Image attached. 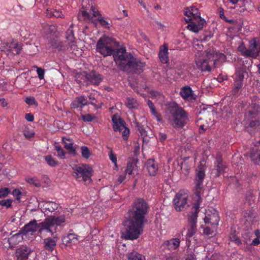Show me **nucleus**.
<instances>
[{
	"label": "nucleus",
	"instance_id": "f257e3e1",
	"mask_svg": "<svg viewBox=\"0 0 260 260\" xmlns=\"http://www.w3.org/2000/svg\"><path fill=\"white\" fill-rule=\"evenodd\" d=\"M148 203L143 199H136L128 210L129 216L123 234L125 239L133 240L142 234L144 224L147 222V215L149 211Z\"/></svg>",
	"mask_w": 260,
	"mask_h": 260
},
{
	"label": "nucleus",
	"instance_id": "f03ea898",
	"mask_svg": "<svg viewBox=\"0 0 260 260\" xmlns=\"http://www.w3.org/2000/svg\"><path fill=\"white\" fill-rule=\"evenodd\" d=\"M114 61L121 70L137 74L143 72L146 66L145 62L136 58L131 53H127L125 48L117 50Z\"/></svg>",
	"mask_w": 260,
	"mask_h": 260
},
{
	"label": "nucleus",
	"instance_id": "7ed1b4c3",
	"mask_svg": "<svg viewBox=\"0 0 260 260\" xmlns=\"http://www.w3.org/2000/svg\"><path fill=\"white\" fill-rule=\"evenodd\" d=\"M184 14L187 17L184 20L188 23L186 28L193 32H198L206 24L205 19L201 17L199 10L194 6L185 8Z\"/></svg>",
	"mask_w": 260,
	"mask_h": 260
},
{
	"label": "nucleus",
	"instance_id": "20e7f679",
	"mask_svg": "<svg viewBox=\"0 0 260 260\" xmlns=\"http://www.w3.org/2000/svg\"><path fill=\"white\" fill-rule=\"evenodd\" d=\"M168 110L174 128H183L187 123L189 120L188 113L182 108L176 105L169 107Z\"/></svg>",
	"mask_w": 260,
	"mask_h": 260
},
{
	"label": "nucleus",
	"instance_id": "39448f33",
	"mask_svg": "<svg viewBox=\"0 0 260 260\" xmlns=\"http://www.w3.org/2000/svg\"><path fill=\"white\" fill-rule=\"evenodd\" d=\"M213 57L211 50L204 52L198 51L194 59L197 68L202 72H210L215 65V62H213Z\"/></svg>",
	"mask_w": 260,
	"mask_h": 260
},
{
	"label": "nucleus",
	"instance_id": "423d86ee",
	"mask_svg": "<svg viewBox=\"0 0 260 260\" xmlns=\"http://www.w3.org/2000/svg\"><path fill=\"white\" fill-rule=\"evenodd\" d=\"M117 44L118 43L112 38L107 37L100 38L96 43V51L104 57L113 55L114 57L117 54V51L115 53L114 47L117 46Z\"/></svg>",
	"mask_w": 260,
	"mask_h": 260
},
{
	"label": "nucleus",
	"instance_id": "0eeeda50",
	"mask_svg": "<svg viewBox=\"0 0 260 260\" xmlns=\"http://www.w3.org/2000/svg\"><path fill=\"white\" fill-rule=\"evenodd\" d=\"M72 176L78 181H91L92 169L88 165L82 164L73 167Z\"/></svg>",
	"mask_w": 260,
	"mask_h": 260
},
{
	"label": "nucleus",
	"instance_id": "6e6552de",
	"mask_svg": "<svg viewBox=\"0 0 260 260\" xmlns=\"http://www.w3.org/2000/svg\"><path fill=\"white\" fill-rule=\"evenodd\" d=\"M197 171V173L194 179V199L202 201L201 196L204 191L203 181L205 177V172L204 166L201 162Z\"/></svg>",
	"mask_w": 260,
	"mask_h": 260
},
{
	"label": "nucleus",
	"instance_id": "1a4fd4ad",
	"mask_svg": "<svg viewBox=\"0 0 260 260\" xmlns=\"http://www.w3.org/2000/svg\"><path fill=\"white\" fill-rule=\"evenodd\" d=\"M245 118L249 122L251 127H256L260 125V106L252 104L249 106L245 115Z\"/></svg>",
	"mask_w": 260,
	"mask_h": 260
},
{
	"label": "nucleus",
	"instance_id": "9d476101",
	"mask_svg": "<svg viewBox=\"0 0 260 260\" xmlns=\"http://www.w3.org/2000/svg\"><path fill=\"white\" fill-rule=\"evenodd\" d=\"M65 221L64 215L57 217L51 216L44 220V223L42 225L46 227V232L53 233L55 230V226H61Z\"/></svg>",
	"mask_w": 260,
	"mask_h": 260
},
{
	"label": "nucleus",
	"instance_id": "9b49d317",
	"mask_svg": "<svg viewBox=\"0 0 260 260\" xmlns=\"http://www.w3.org/2000/svg\"><path fill=\"white\" fill-rule=\"evenodd\" d=\"M113 128L115 132H122V135L124 139H127L129 134V129L125 126V121L119 116L114 114L112 117Z\"/></svg>",
	"mask_w": 260,
	"mask_h": 260
},
{
	"label": "nucleus",
	"instance_id": "f8f14e48",
	"mask_svg": "<svg viewBox=\"0 0 260 260\" xmlns=\"http://www.w3.org/2000/svg\"><path fill=\"white\" fill-rule=\"evenodd\" d=\"M88 105H92L95 109H100L102 106V103H98V104L91 101L88 102L87 99L84 96H80L77 97L71 103V107L73 109H77L78 108H82L85 106Z\"/></svg>",
	"mask_w": 260,
	"mask_h": 260
},
{
	"label": "nucleus",
	"instance_id": "ddd939ff",
	"mask_svg": "<svg viewBox=\"0 0 260 260\" xmlns=\"http://www.w3.org/2000/svg\"><path fill=\"white\" fill-rule=\"evenodd\" d=\"M44 223V221L40 223H38L36 220L30 221L22 228V233L26 235L29 232L38 231L41 234L43 231H46V227L42 225Z\"/></svg>",
	"mask_w": 260,
	"mask_h": 260
},
{
	"label": "nucleus",
	"instance_id": "4468645a",
	"mask_svg": "<svg viewBox=\"0 0 260 260\" xmlns=\"http://www.w3.org/2000/svg\"><path fill=\"white\" fill-rule=\"evenodd\" d=\"M188 196L186 194L178 193L176 194L173 200V204L175 208L177 211H181L185 210L188 206L187 205Z\"/></svg>",
	"mask_w": 260,
	"mask_h": 260
},
{
	"label": "nucleus",
	"instance_id": "2eb2a0df",
	"mask_svg": "<svg viewBox=\"0 0 260 260\" xmlns=\"http://www.w3.org/2000/svg\"><path fill=\"white\" fill-rule=\"evenodd\" d=\"M204 220L205 223L218 226L219 221V216L217 211L213 208L206 210Z\"/></svg>",
	"mask_w": 260,
	"mask_h": 260
},
{
	"label": "nucleus",
	"instance_id": "dca6fc26",
	"mask_svg": "<svg viewBox=\"0 0 260 260\" xmlns=\"http://www.w3.org/2000/svg\"><path fill=\"white\" fill-rule=\"evenodd\" d=\"M226 166L224 165L222 156L220 153L217 154L216 161L214 162V168L212 173L215 177H218L225 172Z\"/></svg>",
	"mask_w": 260,
	"mask_h": 260
},
{
	"label": "nucleus",
	"instance_id": "f3484780",
	"mask_svg": "<svg viewBox=\"0 0 260 260\" xmlns=\"http://www.w3.org/2000/svg\"><path fill=\"white\" fill-rule=\"evenodd\" d=\"M58 206L59 205L54 202L47 201H39V207L45 214L55 211L58 209Z\"/></svg>",
	"mask_w": 260,
	"mask_h": 260
},
{
	"label": "nucleus",
	"instance_id": "a211bd4d",
	"mask_svg": "<svg viewBox=\"0 0 260 260\" xmlns=\"http://www.w3.org/2000/svg\"><path fill=\"white\" fill-rule=\"evenodd\" d=\"M34 253L32 248L26 245H21L16 250L17 260H26Z\"/></svg>",
	"mask_w": 260,
	"mask_h": 260
},
{
	"label": "nucleus",
	"instance_id": "6ab92c4d",
	"mask_svg": "<svg viewBox=\"0 0 260 260\" xmlns=\"http://www.w3.org/2000/svg\"><path fill=\"white\" fill-rule=\"evenodd\" d=\"M194 200V204L191 208L190 214L188 215V224L197 225L198 214L199 211L200 203L202 201H199L198 200Z\"/></svg>",
	"mask_w": 260,
	"mask_h": 260
},
{
	"label": "nucleus",
	"instance_id": "aec40b11",
	"mask_svg": "<svg viewBox=\"0 0 260 260\" xmlns=\"http://www.w3.org/2000/svg\"><path fill=\"white\" fill-rule=\"evenodd\" d=\"M85 78L87 80V84H91L94 85H98L102 82V76L95 71H92L85 74Z\"/></svg>",
	"mask_w": 260,
	"mask_h": 260
},
{
	"label": "nucleus",
	"instance_id": "412c9836",
	"mask_svg": "<svg viewBox=\"0 0 260 260\" xmlns=\"http://www.w3.org/2000/svg\"><path fill=\"white\" fill-rule=\"evenodd\" d=\"M242 52L245 56L256 58L258 55V51H257V44L255 41H251L249 48H244Z\"/></svg>",
	"mask_w": 260,
	"mask_h": 260
},
{
	"label": "nucleus",
	"instance_id": "4be33fe9",
	"mask_svg": "<svg viewBox=\"0 0 260 260\" xmlns=\"http://www.w3.org/2000/svg\"><path fill=\"white\" fill-rule=\"evenodd\" d=\"M145 167L150 176H154L158 170L157 162L153 159H148L145 164Z\"/></svg>",
	"mask_w": 260,
	"mask_h": 260
},
{
	"label": "nucleus",
	"instance_id": "5701e85b",
	"mask_svg": "<svg viewBox=\"0 0 260 260\" xmlns=\"http://www.w3.org/2000/svg\"><path fill=\"white\" fill-rule=\"evenodd\" d=\"M180 243V240L178 238H175L165 241L162 246L164 248L167 249L172 251L178 249Z\"/></svg>",
	"mask_w": 260,
	"mask_h": 260
},
{
	"label": "nucleus",
	"instance_id": "b1692460",
	"mask_svg": "<svg viewBox=\"0 0 260 260\" xmlns=\"http://www.w3.org/2000/svg\"><path fill=\"white\" fill-rule=\"evenodd\" d=\"M180 94L184 100H192L196 99L192 89L187 85L181 88Z\"/></svg>",
	"mask_w": 260,
	"mask_h": 260
},
{
	"label": "nucleus",
	"instance_id": "393cba45",
	"mask_svg": "<svg viewBox=\"0 0 260 260\" xmlns=\"http://www.w3.org/2000/svg\"><path fill=\"white\" fill-rule=\"evenodd\" d=\"M67 141H71L72 139L64 137H62V142L64 144V148L68 150L69 154L76 156L77 154V152L76 148L74 146V143H68Z\"/></svg>",
	"mask_w": 260,
	"mask_h": 260
},
{
	"label": "nucleus",
	"instance_id": "a878e982",
	"mask_svg": "<svg viewBox=\"0 0 260 260\" xmlns=\"http://www.w3.org/2000/svg\"><path fill=\"white\" fill-rule=\"evenodd\" d=\"M168 47L167 44H164L159 48L158 56L160 61L162 63H167L168 62Z\"/></svg>",
	"mask_w": 260,
	"mask_h": 260
},
{
	"label": "nucleus",
	"instance_id": "bb28decb",
	"mask_svg": "<svg viewBox=\"0 0 260 260\" xmlns=\"http://www.w3.org/2000/svg\"><path fill=\"white\" fill-rule=\"evenodd\" d=\"M211 52L214 56L213 59V62H215L214 68H218L219 64L225 61L226 57L223 53L215 52L213 50H211Z\"/></svg>",
	"mask_w": 260,
	"mask_h": 260
},
{
	"label": "nucleus",
	"instance_id": "cd10ccee",
	"mask_svg": "<svg viewBox=\"0 0 260 260\" xmlns=\"http://www.w3.org/2000/svg\"><path fill=\"white\" fill-rule=\"evenodd\" d=\"M72 25H71L70 28L67 30L66 32V38L69 41V43L71 44V49H75L77 47L76 42L75 41V38L74 37V30L72 29Z\"/></svg>",
	"mask_w": 260,
	"mask_h": 260
},
{
	"label": "nucleus",
	"instance_id": "c85d7f7f",
	"mask_svg": "<svg viewBox=\"0 0 260 260\" xmlns=\"http://www.w3.org/2000/svg\"><path fill=\"white\" fill-rule=\"evenodd\" d=\"M217 225L205 223L201 225V229H203V234L205 235H211L216 231Z\"/></svg>",
	"mask_w": 260,
	"mask_h": 260
},
{
	"label": "nucleus",
	"instance_id": "c756f323",
	"mask_svg": "<svg viewBox=\"0 0 260 260\" xmlns=\"http://www.w3.org/2000/svg\"><path fill=\"white\" fill-rule=\"evenodd\" d=\"M44 248L49 251H52L56 246V241L50 238L44 240Z\"/></svg>",
	"mask_w": 260,
	"mask_h": 260
},
{
	"label": "nucleus",
	"instance_id": "7c9ffc66",
	"mask_svg": "<svg viewBox=\"0 0 260 260\" xmlns=\"http://www.w3.org/2000/svg\"><path fill=\"white\" fill-rule=\"evenodd\" d=\"M137 160L134 158L131 159L127 164L126 169L125 170L126 174L129 175L134 174L133 171L137 167Z\"/></svg>",
	"mask_w": 260,
	"mask_h": 260
},
{
	"label": "nucleus",
	"instance_id": "2f4dec72",
	"mask_svg": "<svg viewBox=\"0 0 260 260\" xmlns=\"http://www.w3.org/2000/svg\"><path fill=\"white\" fill-rule=\"evenodd\" d=\"M147 105L150 109L151 113L156 118L157 120L158 121H161L162 120L161 116L160 114L157 112L153 102L150 100H148L147 101Z\"/></svg>",
	"mask_w": 260,
	"mask_h": 260
},
{
	"label": "nucleus",
	"instance_id": "473e14b6",
	"mask_svg": "<svg viewBox=\"0 0 260 260\" xmlns=\"http://www.w3.org/2000/svg\"><path fill=\"white\" fill-rule=\"evenodd\" d=\"M44 158L47 164L51 167H55L59 164V161L51 155H46L44 157Z\"/></svg>",
	"mask_w": 260,
	"mask_h": 260
},
{
	"label": "nucleus",
	"instance_id": "72a5a7b5",
	"mask_svg": "<svg viewBox=\"0 0 260 260\" xmlns=\"http://www.w3.org/2000/svg\"><path fill=\"white\" fill-rule=\"evenodd\" d=\"M250 157L255 164L260 165V149L253 150L251 153Z\"/></svg>",
	"mask_w": 260,
	"mask_h": 260
},
{
	"label": "nucleus",
	"instance_id": "f704fd0d",
	"mask_svg": "<svg viewBox=\"0 0 260 260\" xmlns=\"http://www.w3.org/2000/svg\"><path fill=\"white\" fill-rule=\"evenodd\" d=\"M243 86V83L239 81H235L234 86L231 91L232 94L234 96H238L239 93V90Z\"/></svg>",
	"mask_w": 260,
	"mask_h": 260
},
{
	"label": "nucleus",
	"instance_id": "c9c22d12",
	"mask_svg": "<svg viewBox=\"0 0 260 260\" xmlns=\"http://www.w3.org/2000/svg\"><path fill=\"white\" fill-rule=\"evenodd\" d=\"M97 20L100 22V24L104 28H109L112 26V21L105 19L102 16H100V17H98Z\"/></svg>",
	"mask_w": 260,
	"mask_h": 260
},
{
	"label": "nucleus",
	"instance_id": "e433bc0d",
	"mask_svg": "<svg viewBox=\"0 0 260 260\" xmlns=\"http://www.w3.org/2000/svg\"><path fill=\"white\" fill-rule=\"evenodd\" d=\"M126 105L129 109H134L137 107L138 103L134 98L128 97L126 98Z\"/></svg>",
	"mask_w": 260,
	"mask_h": 260
},
{
	"label": "nucleus",
	"instance_id": "4c0bfd02",
	"mask_svg": "<svg viewBox=\"0 0 260 260\" xmlns=\"http://www.w3.org/2000/svg\"><path fill=\"white\" fill-rule=\"evenodd\" d=\"M79 236L76 235L74 233H70L66 237H64V240L67 243H75L76 241L79 240Z\"/></svg>",
	"mask_w": 260,
	"mask_h": 260
},
{
	"label": "nucleus",
	"instance_id": "58836bf2",
	"mask_svg": "<svg viewBox=\"0 0 260 260\" xmlns=\"http://www.w3.org/2000/svg\"><path fill=\"white\" fill-rule=\"evenodd\" d=\"M47 16L49 17H51L52 16H54L56 18L60 17L61 18L63 16L62 12L56 10H47Z\"/></svg>",
	"mask_w": 260,
	"mask_h": 260
},
{
	"label": "nucleus",
	"instance_id": "ea45409f",
	"mask_svg": "<svg viewBox=\"0 0 260 260\" xmlns=\"http://www.w3.org/2000/svg\"><path fill=\"white\" fill-rule=\"evenodd\" d=\"M80 150L81 155L83 158L85 159H88L91 156V152L87 146H81Z\"/></svg>",
	"mask_w": 260,
	"mask_h": 260
},
{
	"label": "nucleus",
	"instance_id": "a19ab883",
	"mask_svg": "<svg viewBox=\"0 0 260 260\" xmlns=\"http://www.w3.org/2000/svg\"><path fill=\"white\" fill-rule=\"evenodd\" d=\"M55 150L57 151V156L60 159H64L66 158V153L59 145H56L55 146Z\"/></svg>",
	"mask_w": 260,
	"mask_h": 260
},
{
	"label": "nucleus",
	"instance_id": "79ce46f5",
	"mask_svg": "<svg viewBox=\"0 0 260 260\" xmlns=\"http://www.w3.org/2000/svg\"><path fill=\"white\" fill-rule=\"evenodd\" d=\"M25 181L30 184H32L36 187H39L41 186V183L39 179L36 177H27L25 179Z\"/></svg>",
	"mask_w": 260,
	"mask_h": 260
},
{
	"label": "nucleus",
	"instance_id": "37998d69",
	"mask_svg": "<svg viewBox=\"0 0 260 260\" xmlns=\"http://www.w3.org/2000/svg\"><path fill=\"white\" fill-rule=\"evenodd\" d=\"M128 260H143L142 255L138 252L134 251L128 254Z\"/></svg>",
	"mask_w": 260,
	"mask_h": 260
},
{
	"label": "nucleus",
	"instance_id": "c03bdc74",
	"mask_svg": "<svg viewBox=\"0 0 260 260\" xmlns=\"http://www.w3.org/2000/svg\"><path fill=\"white\" fill-rule=\"evenodd\" d=\"M197 231V225L189 224V228L186 234L187 238H190L196 233Z\"/></svg>",
	"mask_w": 260,
	"mask_h": 260
},
{
	"label": "nucleus",
	"instance_id": "a18cd8bd",
	"mask_svg": "<svg viewBox=\"0 0 260 260\" xmlns=\"http://www.w3.org/2000/svg\"><path fill=\"white\" fill-rule=\"evenodd\" d=\"M230 239L231 241L234 242L236 244L239 245L241 244V240L240 238L236 234V231L230 234Z\"/></svg>",
	"mask_w": 260,
	"mask_h": 260
},
{
	"label": "nucleus",
	"instance_id": "49530a36",
	"mask_svg": "<svg viewBox=\"0 0 260 260\" xmlns=\"http://www.w3.org/2000/svg\"><path fill=\"white\" fill-rule=\"evenodd\" d=\"M49 44L53 48L61 50L60 42L57 40L54 39H50L49 40Z\"/></svg>",
	"mask_w": 260,
	"mask_h": 260
},
{
	"label": "nucleus",
	"instance_id": "de8ad7c7",
	"mask_svg": "<svg viewBox=\"0 0 260 260\" xmlns=\"http://www.w3.org/2000/svg\"><path fill=\"white\" fill-rule=\"evenodd\" d=\"M134 123L141 136H146L147 135L146 131L145 130L143 125L141 123L138 121H135Z\"/></svg>",
	"mask_w": 260,
	"mask_h": 260
},
{
	"label": "nucleus",
	"instance_id": "09e8293b",
	"mask_svg": "<svg viewBox=\"0 0 260 260\" xmlns=\"http://www.w3.org/2000/svg\"><path fill=\"white\" fill-rule=\"evenodd\" d=\"M25 102L29 106L35 105L37 106L38 105V102L33 96H28L25 99Z\"/></svg>",
	"mask_w": 260,
	"mask_h": 260
},
{
	"label": "nucleus",
	"instance_id": "8fccbe9b",
	"mask_svg": "<svg viewBox=\"0 0 260 260\" xmlns=\"http://www.w3.org/2000/svg\"><path fill=\"white\" fill-rule=\"evenodd\" d=\"M244 79V72L242 70L237 71L236 73L235 81H239L243 83Z\"/></svg>",
	"mask_w": 260,
	"mask_h": 260
},
{
	"label": "nucleus",
	"instance_id": "3c124183",
	"mask_svg": "<svg viewBox=\"0 0 260 260\" xmlns=\"http://www.w3.org/2000/svg\"><path fill=\"white\" fill-rule=\"evenodd\" d=\"M82 119L84 122H91L95 118L94 114H88L86 115H82Z\"/></svg>",
	"mask_w": 260,
	"mask_h": 260
},
{
	"label": "nucleus",
	"instance_id": "603ef678",
	"mask_svg": "<svg viewBox=\"0 0 260 260\" xmlns=\"http://www.w3.org/2000/svg\"><path fill=\"white\" fill-rule=\"evenodd\" d=\"M13 200L10 199L0 201V205L6 207L7 208L11 207Z\"/></svg>",
	"mask_w": 260,
	"mask_h": 260
},
{
	"label": "nucleus",
	"instance_id": "864d4df0",
	"mask_svg": "<svg viewBox=\"0 0 260 260\" xmlns=\"http://www.w3.org/2000/svg\"><path fill=\"white\" fill-rule=\"evenodd\" d=\"M10 190L7 187L0 188V198H5L10 193Z\"/></svg>",
	"mask_w": 260,
	"mask_h": 260
},
{
	"label": "nucleus",
	"instance_id": "5fc2aeb1",
	"mask_svg": "<svg viewBox=\"0 0 260 260\" xmlns=\"http://www.w3.org/2000/svg\"><path fill=\"white\" fill-rule=\"evenodd\" d=\"M37 72L38 78L42 80L44 78L45 70L41 68L37 67Z\"/></svg>",
	"mask_w": 260,
	"mask_h": 260
},
{
	"label": "nucleus",
	"instance_id": "6e6d98bb",
	"mask_svg": "<svg viewBox=\"0 0 260 260\" xmlns=\"http://www.w3.org/2000/svg\"><path fill=\"white\" fill-rule=\"evenodd\" d=\"M109 156L112 162L114 163L116 166H117V157L114 154L112 150L109 153Z\"/></svg>",
	"mask_w": 260,
	"mask_h": 260
},
{
	"label": "nucleus",
	"instance_id": "4d7b16f0",
	"mask_svg": "<svg viewBox=\"0 0 260 260\" xmlns=\"http://www.w3.org/2000/svg\"><path fill=\"white\" fill-rule=\"evenodd\" d=\"M22 192L18 189H14L12 191V194L16 197V200H20V196Z\"/></svg>",
	"mask_w": 260,
	"mask_h": 260
},
{
	"label": "nucleus",
	"instance_id": "13d9d810",
	"mask_svg": "<svg viewBox=\"0 0 260 260\" xmlns=\"http://www.w3.org/2000/svg\"><path fill=\"white\" fill-rule=\"evenodd\" d=\"M90 10L91 11L93 16L99 17L100 16H102L99 11L94 6H92L91 7Z\"/></svg>",
	"mask_w": 260,
	"mask_h": 260
},
{
	"label": "nucleus",
	"instance_id": "bf43d9fd",
	"mask_svg": "<svg viewBox=\"0 0 260 260\" xmlns=\"http://www.w3.org/2000/svg\"><path fill=\"white\" fill-rule=\"evenodd\" d=\"M23 134L26 138H30L34 136L35 133L32 132H29L27 129L23 131Z\"/></svg>",
	"mask_w": 260,
	"mask_h": 260
},
{
	"label": "nucleus",
	"instance_id": "052dcab7",
	"mask_svg": "<svg viewBox=\"0 0 260 260\" xmlns=\"http://www.w3.org/2000/svg\"><path fill=\"white\" fill-rule=\"evenodd\" d=\"M167 138V135L163 133H159L158 136V139L160 142H163Z\"/></svg>",
	"mask_w": 260,
	"mask_h": 260
},
{
	"label": "nucleus",
	"instance_id": "680f3d73",
	"mask_svg": "<svg viewBox=\"0 0 260 260\" xmlns=\"http://www.w3.org/2000/svg\"><path fill=\"white\" fill-rule=\"evenodd\" d=\"M12 45L13 46L15 53L17 54H19L21 49V46H20L18 43H14Z\"/></svg>",
	"mask_w": 260,
	"mask_h": 260
},
{
	"label": "nucleus",
	"instance_id": "e2e57ef3",
	"mask_svg": "<svg viewBox=\"0 0 260 260\" xmlns=\"http://www.w3.org/2000/svg\"><path fill=\"white\" fill-rule=\"evenodd\" d=\"M82 15L84 17L85 20H91V16L88 12L86 11H83L82 12Z\"/></svg>",
	"mask_w": 260,
	"mask_h": 260
},
{
	"label": "nucleus",
	"instance_id": "0e129e2a",
	"mask_svg": "<svg viewBox=\"0 0 260 260\" xmlns=\"http://www.w3.org/2000/svg\"><path fill=\"white\" fill-rule=\"evenodd\" d=\"M25 118L27 121L32 122L34 120V116L31 113H27L25 115Z\"/></svg>",
	"mask_w": 260,
	"mask_h": 260
},
{
	"label": "nucleus",
	"instance_id": "69168bd1",
	"mask_svg": "<svg viewBox=\"0 0 260 260\" xmlns=\"http://www.w3.org/2000/svg\"><path fill=\"white\" fill-rule=\"evenodd\" d=\"M260 244V240L258 238H255L254 239L251 243V245H252V246H257L258 245H259Z\"/></svg>",
	"mask_w": 260,
	"mask_h": 260
},
{
	"label": "nucleus",
	"instance_id": "338daca9",
	"mask_svg": "<svg viewBox=\"0 0 260 260\" xmlns=\"http://www.w3.org/2000/svg\"><path fill=\"white\" fill-rule=\"evenodd\" d=\"M88 99L90 100V102L92 101L96 104H98V103H99V102H98L94 98V96L92 94H90L88 95Z\"/></svg>",
	"mask_w": 260,
	"mask_h": 260
},
{
	"label": "nucleus",
	"instance_id": "774afa93",
	"mask_svg": "<svg viewBox=\"0 0 260 260\" xmlns=\"http://www.w3.org/2000/svg\"><path fill=\"white\" fill-rule=\"evenodd\" d=\"M125 179V175H120L118 178V182L119 183H122Z\"/></svg>",
	"mask_w": 260,
	"mask_h": 260
}]
</instances>
